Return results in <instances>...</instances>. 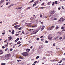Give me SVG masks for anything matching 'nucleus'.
<instances>
[{"instance_id":"1","label":"nucleus","mask_w":65,"mask_h":65,"mask_svg":"<svg viewBox=\"0 0 65 65\" xmlns=\"http://www.w3.org/2000/svg\"><path fill=\"white\" fill-rule=\"evenodd\" d=\"M22 55L24 56H25V57H27V56H28V53L26 52H23L22 53Z\"/></svg>"},{"instance_id":"2","label":"nucleus","mask_w":65,"mask_h":65,"mask_svg":"<svg viewBox=\"0 0 65 65\" xmlns=\"http://www.w3.org/2000/svg\"><path fill=\"white\" fill-rule=\"evenodd\" d=\"M5 58L6 60H8L9 59V55L7 54L5 56Z\"/></svg>"},{"instance_id":"3","label":"nucleus","mask_w":65,"mask_h":65,"mask_svg":"<svg viewBox=\"0 0 65 65\" xmlns=\"http://www.w3.org/2000/svg\"><path fill=\"white\" fill-rule=\"evenodd\" d=\"M25 24L26 25H27L28 27H31V23H25Z\"/></svg>"},{"instance_id":"4","label":"nucleus","mask_w":65,"mask_h":65,"mask_svg":"<svg viewBox=\"0 0 65 65\" xmlns=\"http://www.w3.org/2000/svg\"><path fill=\"white\" fill-rule=\"evenodd\" d=\"M55 13V11H51L50 12V15L52 16Z\"/></svg>"},{"instance_id":"5","label":"nucleus","mask_w":65,"mask_h":65,"mask_svg":"<svg viewBox=\"0 0 65 65\" xmlns=\"http://www.w3.org/2000/svg\"><path fill=\"white\" fill-rule=\"evenodd\" d=\"M37 24H35L31 26V27H32V28H35V27H37Z\"/></svg>"},{"instance_id":"6","label":"nucleus","mask_w":65,"mask_h":65,"mask_svg":"<svg viewBox=\"0 0 65 65\" xmlns=\"http://www.w3.org/2000/svg\"><path fill=\"white\" fill-rule=\"evenodd\" d=\"M0 58H1L2 60H5V57H4V56H1Z\"/></svg>"},{"instance_id":"7","label":"nucleus","mask_w":65,"mask_h":65,"mask_svg":"<svg viewBox=\"0 0 65 65\" xmlns=\"http://www.w3.org/2000/svg\"><path fill=\"white\" fill-rule=\"evenodd\" d=\"M35 33V34H36L37 33L38 31V30H35L34 31Z\"/></svg>"},{"instance_id":"8","label":"nucleus","mask_w":65,"mask_h":65,"mask_svg":"<svg viewBox=\"0 0 65 65\" xmlns=\"http://www.w3.org/2000/svg\"><path fill=\"white\" fill-rule=\"evenodd\" d=\"M35 33V34H36L37 33L38 31V30H35L34 31Z\"/></svg>"},{"instance_id":"9","label":"nucleus","mask_w":65,"mask_h":65,"mask_svg":"<svg viewBox=\"0 0 65 65\" xmlns=\"http://www.w3.org/2000/svg\"><path fill=\"white\" fill-rule=\"evenodd\" d=\"M44 27H45L44 26H42V28L41 29V31H42V30H43L44 29Z\"/></svg>"},{"instance_id":"10","label":"nucleus","mask_w":65,"mask_h":65,"mask_svg":"<svg viewBox=\"0 0 65 65\" xmlns=\"http://www.w3.org/2000/svg\"><path fill=\"white\" fill-rule=\"evenodd\" d=\"M47 29L48 30H52V29L51 28V27H49Z\"/></svg>"},{"instance_id":"11","label":"nucleus","mask_w":65,"mask_h":65,"mask_svg":"<svg viewBox=\"0 0 65 65\" xmlns=\"http://www.w3.org/2000/svg\"><path fill=\"white\" fill-rule=\"evenodd\" d=\"M63 18H60V20H59V21H61L60 22H63Z\"/></svg>"},{"instance_id":"12","label":"nucleus","mask_w":65,"mask_h":65,"mask_svg":"<svg viewBox=\"0 0 65 65\" xmlns=\"http://www.w3.org/2000/svg\"><path fill=\"white\" fill-rule=\"evenodd\" d=\"M52 37H51V38L50 37H48V39H49L50 40H52Z\"/></svg>"},{"instance_id":"13","label":"nucleus","mask_w":65,"mask_h":65,"mask_svg":"<svg viewBox=\"0 0 65 65\" xmlns=\"http://www.w3.org/2000/svg\"><path fill=\"white\" fill-rule=\"evenodd\" d=\"M9 64H13V63H14V62L13 61H11L9 62Z\"/></svg>"},{"instance_id":"14","label":"nucleus","mask_w":65,"mask_h":65,"mask_svg":"<svg viewBox=\"0 0 65 65\" xmlns=\"http://www.w3.org/2000/svg\"><path fill=\"white\" fill-rule=\"evenodd\" d=\"M61 34H62V33L60 31H59L58 32V35H61Z\"/></svg>"},{"instance_id":"15","label":"nucleus","mask_w":65,"mask_h":65,"mask_svg":"<svg viewBox=\"0 0 65 65\" xmlns=\"http://www.w3.org/2000/svg\"><path fill=\"white\" fill-rule=\"evenodd\" d=\"M9 40H11L12 39V38L11 37H8Z\"/></svg>"},{"instance_id":"16","label":"nucleus","mask_w":65,"mask_h":65,"mask_svg":"<svg viewBox=\"0 0 65 65\" xmlns=\"http://www.w3.org/2000/svg\"><path fill=\"white\" fill-rule=\"evenodd\" d=\"M19 38H18L15 41V42H17L19 40Z\"/></svg>"},{"instance_id":"17","label":"nucleus","mask_w":65,"mask_h":65,"mask_svg":"<svg viewBox=\"0 0 65 65\" xmlns=\"http://www.w3.org/2000/svg\"><path fill=\"white\" fill-rule=\"evenodd\" d=\"M14 30H13L12 31V32H11L12 34H14Z\"/></svg>"},{"instance_id":"18","label":"nucleus","mask_w":65,"mask_h":65,"mask_svg":"<svg viewBox=\"0 0 65 65\" xmlns=\"http://www.w3.org/2000/svg\"><path fill=\"white\" fill-rule=\"evenodd\" d=\"M30 8H31V7H29L26 8L27 10H28V9H30Z\"/></svg>"},{"instance_id":"19","label":"nucleus","mask_w":65,"mask_h":65,"mask_svg":"<svg viewBox=\"0 0 65 65\" xmlns=\"http://www.w3.org/2000/svg\"><path fill=\"white\" fill-rule=\"evenodd\" d=\"M30 49H27L26 50V51L27 52H28L30 51Z\"/></svg>"},{"instance_id":"20","label":"nucleus","mask_w":65,"mask_h":65,"mask_svg":"<svg viewBox=\"0 0 65 65\" xmlns=\"http://www.w3.org/2000/svg\"><path fill=\"white\" fill-rule=\"evenodd\" d=\"M39 56H37V57H36V59H38V58H39Z\"/></svg>"},{"instance_id":"21","label":"nucleus","mask_w":65,"mask_h":65,"mask_svg":"<svg viewBox=\"0 0 65 65\" xmlns=\"http://www.w3.org/2000/svg\"><path fill=\"white\" fill-rule=\"evenodd\" d=\"M50 54H51L52 55H53V52H52L51 51H50Z\"/></svg>"},{"instance_id":"22","label":"nucleus","mask_w":65,"mask_h":65,"mask_svg":"<svg viewBox=\"0 0 65 65\" xmlns=\"http://www.w3.org/2000/svg\"><path fill=\"white\" fill-rule=\"evenodd\" d=\"M59 28V26H57L56 27V30H57V29H58Z\"/></svg>"},{"instance_id":"23","label":"nucleus","mask_w":65,"mask_h":65,"mask_svg":"<svg viewBox=\"0 0 65 65\" xmlns=\"http://www.w3.org/2000/svg\"><path fill=\"white\" fill-rule=\"evenodd\" d=\"M21 43V42L20 41H19L17 42V44H19L20 43Z\"/></svg>"},{"instance_id":"24","label":"nucleus","mask_w":65,"mask_h":65,"mask_svg":"<svg viewBox=\"0 0 65 65\" xmlns=\"http://www.w3.org/2000/svg\"><path fill=\"white\" fill-rule=\"evenodd\" d=\"M19 24L18 23V22H17L14 24H13V25H17V24Z\"/></svg>"},{"instance_id":"25","label":"nucleus","mask_w":65,"mask_h":65,"mask_svg":"<svg viewBox=\"0 0 65 65\" xmlns=\"http://www.w3.org/2000/svg\"><path fill=\"white\" fill-rule=\"evenodd\" d=\"M1 65H5V63H2L1 64Z\"/></svg>"},{"instance_id":"26","label":"nucleus","mask_w":65,"mask_h":65,"mask_svg":"<svg viewBox=\"0 0 65 65\" xmlns=\"http://www.w3.org/2000/svg\"><path fill=\"white\" fill-rule=\"evenodd\" d=\"M55 27V26L53 25L51 27V29H53V28H54Z\"/></svg>"},{"instance_id":"27","label":"nucleus","mask_w":65,"mask_h":65,"mask_svg":"<svg viewBox=\"0 0 65 65\" xmlns=\"http://www.w3.org/2000/svg\"><path fill=\"white\" fill-rule=\"evenodd\" d=\"M4 1L3 0V1H1V3H3V2H4Z\"/></svg>"},{"instance_id":"28","label":"nucleus","mask_w":65,"mask_h":65,"mask_svg":"<svg viewBox=\"0 0 65 65\" xmlns=\"http://www.w3.org/2000/svg\"><path fill=\"white\" fill-rule=\"evenodd\" d=\"M30 19L31 20H33V19H34V17H32L31 18H30Z\"/></svg>"},{"instance_id":"29","label":"nucleus","mask_w":65,"mask_h":65,"mask_svg":"<svg viewBox=\"0 0 65 65\" xmlns=\"http://www.w3.org/2000/svg\"><path fill=\"white\" fill-rule=\"evenodd\" d=\"M62 60H61L59 62H58V63H61L62 62Z\"/></svg>"},{"instance_id":"30","label":"nucleus","mask_w":65,"mask_h":65,"mask_svg":"<svg viewBox=\"0 0 65 65\" xmlns=\"http://www.w3.org/2000/svg\"><path fill=\"white\" fill-rule=\"evenodd\" d=\"M34 2V0H32V1H30V3H32V2Z\"/></svg>"},{"instance_id":"31","label":"nucleus","mask_w":65,"mask_h":65,"mask_svg":"<svg viewBox=\"0 0 65 65\" xmlns=\"http://www.w3.org/2000/svg\"><path fill=\"white\" fill-rule=\"evenodd\" d=\"M31 23H34V20H33L31 21Z\"/></svg>"},{"instance_id":"32","label":"nucleus","mask_w":65,"mask_h":65,"mask_svg":"<svg viewBox=\"0 0 65 65\" xmlns=\"http://www.w3.org/2000/svg\"><path fill=\"white\" fill-rule=\"evenodd\" d=\"M17 28H18V27H20V25H17Z\"/></svg>"},{"instance_id":"33","label":"nucleus","mask_w":65,"mask_h":65,"mask_svg":"<svg viewBox=\"0 0 65 65\" xmlns=\"http://www.w3.org/2000/svg\"><path fill=\"white\" fill-rule=\"evenodd\" d=\"M62 39V37H60L59 38V39L60 40H61V39Z\"/></svg>"},{"instance_id":"34","label":"nucleus","mask_w":65,"mask_h":65,"mask_svg":"<svg viewBox=\"0 0 65 65\" xmlns=\"http://www.w3.org/2000/svg\"><path fill=\"white\" fill-rule=\"evenodd\" d=\"M21 29H22V28L21 27H20L18 28V30H21Z\"/></svg>"},{"instance_id":"35","label":"nucleus","mask_w":65,"mask_h":65,"mask_svg":"<svg viewBox=\"0 0 65 65\" xmlns=\"http://www.w3.org/2000/svg\"><path fill=\"white\" fill-rule=\"evenodd\" d=\"M37 40H38V41L39 40V38H37Z\"/></svg>"},{"instance_id":"36","label":"nucleus","mask_w":65,"mask_h":65,"mask_svg":"<svg viewBox=\"0 0 65 65\" xmlns=\"http://www.w3.org/2000/svg\"><path fill=\"white\" fill-rule=\"evenodd\" d=\"M62 32L64 31H65V29H63V30H62Z\"/></svg>"},{"instance_id":"37","label":"nucleus","mask_w":65,"mask_h":65,"mask_svg":"<svg viewBox=\"0 0 65 65\" xmlns=\"http://www.w3.org/2000/svg\"><path fill=\"white\" fill-rule=\"evenodd\" d=\"M17 62H20V61H21V60H17Z\"/></svg>"},{"instance_id":"38","label":"nucleus","mask_w":65,"mask_h":65,"mask_svg":"<svg viewBox=\"0 0 65 65\" xmlns=\"http://www.w3.org/2000/svg\"><path fill=\"white\" fill-rule=\"evenodd\" d=\"M56 45V44L55 43H54L53 44V46H55V45Z\"/></svg>"},{"instance_id":"39","label":"nucleus","mask_w":65,"mask_h":65,"mask_svg":"<svg viewBox=\"0 0 65 65\" xmlns=\"http://www.w3.org/2000/svg\"><path fill=\"white\" fill-rule=\"evenodd\" d=\"M14 27H15V28H17V25H16L15 26H14Z\"/></svg>"},{"instance_id":"40","label":"nucleus","mask_w":65,"mask_h":65,"mask_svg":"<svg viewBox=\"0 0 65 65\" xmlns=\"http://www.w3.org/2000/svg\"><path fill=\"white\" fill-rule=\"evenodd\" d=\"M32 34H35V33L34 32V31H33L32 32Z\"/></svg>"},{"instance_id":"41","label":"nucleus","mask_w":65,"mask_h":65,"mask_svg":"<svg viewBox=\"0 0 65 65\" xmlns=\"http://www.w3.org/2000/svg\"><path fill=\"white\" fill-rule=\"evenodd\" d=\"M61 29L62 30H63V29H64V27H62L61 28Z\"/></svg>"},{"instance_id":"42","label":"nucleus","mask_w":65,"mask_h":65,"mask_svg":"<svg viewBox=\"0 0 65 65\" xmlns=\"http://www.w3.org/2000/svg\"><path fill=\"white\" fill-rule=\"evenodd\" d=\"M22 33L24 34V33H25V32H24V31L23 30L22 31Z\"/></svg>"},{"instance_id":"43","label":"nucleus","mask_w":65,"mask_h":65,"mask_svg":"<svg viewBox=\"0 0 65 65\" xmlns=\"http://www.w3.org/2000/svg\"><path fill=\"white\" fill-rule=\"evenodd\" d=\"M22 8V7H19L18 8L19 9H21V8Z\"/></svg>"},{"instance_id":"44","label":"nucleus","mask_w":65,"mask_h":65,"mask_svg":"<svg viewBox=\"0 0 65 65\" xmlns=\"http://www.w3.org/2000/svg\"><path fill=\"white\" fill-rule=\"evenodd\" d=\"M22 45V44H19V45L18 46V47H20V46H21Z\"/></svg>"},{"instance_id":"45","label":"nucleus","mask_w":65,"mask_h":65,"mask_svg":"<svg viewBox=\"0 0 65 65\" xmlns=\"http://www.w3.org/2000/svg\"><path fill=\"white\" fill-rule=\"evenodd\" d=\"M38 8V7L37 6L35 8V9H36V8Z\"/></svg>"},{"instance_id":"46","label":"nucleus","mask_w":65,"mask_h":65,"mask_svg":"<svg viewBox=\"0 0 65 65\" xmlns=\"http://www.w3.org/2000/svg\"><path fill=\"white\" fill-rule=\"evenodd\" d=\"M40 17H42V15L40 14Z\"/></svg>"},{"instance_id":"47","label":"nucleus","mask_w":65,"mask_h":65,"mask_svg":"<svg viewBox=\"0 0 65 65\" xmlns=\"http://www.w3.org/2000/svg\"><path fill=\"white\" fill-rule=\"evenodd\" d=\"M13 5L12 4H11V5H10V6H13Z\"/></svg>"},{"instance_id":"48","label":"nucleus","mask_w":65,"mask_h":65,"mask_svg":"<svg viewBox=\"0 0 65 65\" xmlns=\"http://www.w3.org/2000/svg\"><path fill=\"white\" fill-rule=\"evenodd\" d=\"M44 5V3H43V4H42L41 5Z\"/></svg>"},{"instance_id":"49","label":"nucleus","mask_w":65,"mask_h":65,"mask_svg":"<svg viewBox=\"0 0 65 65\" xmlns=\"http://www.w3.org/2000/svg\"><path fill=\"white\" fill-rule=\"evenodd\" d=\"M2 48H5V47H4V46H3L2 47Z\"/></svg>"},{"instance_id":"50","label":"nucleus","mask_w":65,"mask_h":65,"mask_svg":"<svg viewBox=\"0 0 65 65\" xmlns=\"http://www.w3.org/2000/svg\"><path fill=\"white\" fill-rule=\"evenodd\" d=\"M37 62V61H35L34 62V63H36V62Z\"/></svg>"},{"instance_id":"51","label":"nucleus","mask_w":65,"mask_h":65,"mask_svg":"<svg viewBox=\"0 0 65 65\" xmlns=\"http://www.w3.org/2000/svg\"><path fill=\"white\" fill-rule=\"evenodd\" d=\"M59 38V37L57 36L55 38V39H57V38Z\"/></svg>"},{"instance_id":"52","label":"nucleus","mask_w":65,"mask_h":65,"mask_svg":"<svg viewBox=\"0 0 65 65\" xmlns=\"http://www.w3.org/2000/svg\"><path fill=\"white\" fill-rule=\"evenodd\" d=\"M43 36H41V37H40V38H43Z\"/></svg>"},{"instance_id":"53","label":"nucleus","mask_w":65,"mask_h":65,"mask_svg":"<svg viewBox=\"0 0 65 65\" xmlns=\"http://www.w3.org/2000/svg\"><path fill=\"white\" fill-rule=\"evenodd\" d=\"M55 5V3H53V4H52V5L53 6H54V5Z\"/></svg>"},{"instance_id":"54","label":"nucleus","mask_w":65,"mask_h":65,"mask_svg":"<svg viewBox=\"0 0 65 65\" xmlns=\"http://www.w3.org/2000/svg\"><path fill=\"white\" fill-rule=\"evenodd\" d=\"M8 45H5V46H8Z\"/></svg>"},{"instance_id":"55","label":"nucleus","mask_w":65,"mask_h":65,"mask_svg":"<svg viewBox=\"0 0 65 65\" xmlns=\"http://www.w3.org/2000/svg\"><path fill=\"white\" fill-rule=\"evenodd\" d=\"M18 35H19V34H16V36H18Z\"/></svg>"},{"instance_id":"56","label":"nucleus","mask_w":65,"mask_h":65,"mask_svg":"<svg viewBox=\"0 0 65 65\" xmlns=\"http://www.w3.org/2000/svg\"><path fill=\"white\" fill-rule=\"evenodd\" d=\"M45 43H48V41H45Z\"/></svg>"},{"instance_id":"57","label":"nucleus","mask_w":65,"mask_h":65,"mask_svg":"<svg viewBox=\"0 0 65 65\" xmlns=\"http://www.w3.org/2000/svg\"><path fill=\"white\" fill-rule=\"evenodd\" d=\"M55 4H57V1H56L55 2Z\"/></svg>"},{"instance_id":"58","label":"nucleus","mask_w":65,"mask_h":65,"mask_svg":"<svg viewBox=\"0 0 65 65\" xmlns=\"http://www.w3.org/2000/svg\"><path fill=\"white\" fill-rule=\"evenodd\" d=\"M57 18H54V20H57Z\"/></svg>"},{"instance_id":"59","label":"nucleus","mask_w":65,"mask_h":65,"mask_svg":"<svg viewBox=\"0 0 65 65\" xmlns=\"http://www.w3.org/2000/svg\"><path fill=\"white\" fill-rule=\"evenodd\" d=\"M2 35H4L5 34V33H2Z\"/></svg>"},{"instance_id":"60","label":"nucleus","mask_w":65,"mask_h":65,"mask_svg":"<svg viewBox=\"0 0 65 65\" xmlns=\"http://www.w3.org/2000/svg\"><path fill=\"white\" fill-rule=\"evenodd\" d=\"M0 53H2V50L0 51Z\"/></svg>"},{"instance_id":"61","label":"nucleus","mask_w":65,"mask_h":65,"mask_svg":"<svg viewBox=\"0 0 65 65\" xmlns=\"http://www.w3.org/2000/svg\"><path fill=\"white\" fill-rule=\"evenodd\" d=\"M2 54H3V52L1 53H0V55H2Z\"/></svg>"},{"instance_id":"62","label":"nucleus","mask_w":65,"mask_h":65,"mask_svg":"<svg viewBox=\"0 0 65 65\" xmlns=\"http://www.w3.org/2000/svg\"><path fill=\"white\" fill-rule=\"evenodd\" d=\"M24 20H23L21 22L23 23V22H24Z\"/></svg>"},{"instance_id":"63","label":"nucleus","mask_w":65,"mask_h":65,"mask_svg":"<svg viewBox=\"0 0 65 65\" xmlns=\"http://www.w3.org/2000/svg\"><path fill=\"white\" fill-rule=\"evenodd\" d=\"M60 9H61V8H58V10H60Z\"/></svg>"},{"instance_id":"64","label":"nucleus","mask_w":65,"mask_h":65,"mask_svg":"<svg viewBox=\"0 0 65 65\" xmlns=\"http://www.w3.org/2000/svg\"><path fill=\"white\" fill-rule=\"evenodd\" d=\"M32 47H33V46H31L30 47V48H32Z\"/></svg>"}]
</instances>
